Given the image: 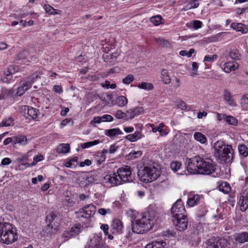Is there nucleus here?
<instances>
[{
  "label": "nucleus",
  "instance_id": "nucleus-1",
  "mask_svg": "<svg viewBox=\"0 0 248 248\" xmlns=\"http://www.w3.org/2000/svg\"><path fill=\"white\" fill-rule=\"evenodd\" d=\"M156 222L153 216L140 215L135 217L132 222V229L136 233H143L151 229Z\"/></svg>",
  "mask_w": 248,
  "mask_h": 248
},
{
  "label": "nucleus",
  "instance_id": "nucleus-2",
  "mask_svg": "<svg viewBox=\"0 0 248 248\" xmlns=\"http://www.w3.org/2000/svg\"><path fill=\"white\" fill-rule=\"evenodd\" d=\"M17 239L16 228L8 222H0V241L6 244H12Z\"/></svg>",
  "mask_w": 248,
  "mask_h": 248
},
{
  "label": "nucleus",
  "instance_id": "nucleus-3",
  "mask_svg": "<svg viewBox=\"0 0 248 248\" xmlns=\"http://www.w3.org/2000/svg\"><path fill=\"white\" fill-rule=\"evenodd\" d=\"M214 155L217 159L226 163L232 160V146L225 144L222 141H217L214 144Z\"/></svg>",
  "mask_w": 248,
  "mask_h": 248
},
{
  "label": "nucleus",
  "instance_id": "nucleus-4",
  "mask_svg": "<svg viewBox=\"0 0 248 248\" xmlns=\"http://www.w3.org/2000/svg\"><path fill=\"white\" fill-rule=\"evenodd\" d=\"M160 175V170L154 166L144 167L140 170L138 175L140 180L145 183H148L155 180Z\"/></svg>",
  "mask_w": 248,
  "mask_h": 248
},
{
  "label": "nucleus",
  "instance_id": "nucleus-5",
  "mask_svg": "<svg viewBox=\"0 0 248 248\" xmlns=\"http://www.w3.org/2000/svg\"><path fill=\"white\" fill-rule=\"evenodd\" d=\"M172 223L174 229L180 232L185 231L187 228L188 219L186 215L176 213L173 215Z\"/></svg>",
  "mask_w": 248,
  "mask_h": 248
},
{
  "label": "nucleus",
  "instance_id": "nucleus-6",
  "mask_svg": "<svg viewBox=\"0 0 248 248\" xmlns=\"http://www.w3.org/2000/svg\"><path fill=\"white\" fill-rule=\"evenodd\" d=\"M117 174H118L119 178L120 179L121 184H122V182L127 183L132 181L131 169L128 166L119 168L117 170Z\"/></svg>",
  "mask_w": 248,
  "mask_h": 248
},
{
  "label": "nucleus",
  "instance_id": "nucleus-7",
  "mask_svg": "<svg viewBox=\"0 0 248 248\" xmlns=\"http://www.w3.org/2000/svg\"><path fill=\"white\" fill-rule=\"evenodd\" d=\"M199 173L209 175L214 172L216 167L213 161L210 159L204 160L202 158Z\"/></svg>",
  "mask_w": 248,
  "mask_h": 248
},
{
  "label": "nucleus",
  "instance_id": "nucleus-8",
  "mask_svg": "<svg viewBox=\"0 0 248 248\" xmlns=\"http://www.w3.org/2000/svg\"><path fill=\"white\" fill-rule=\"evenodd\" d=\"M202 158L196 156L188 160L187 170L190 174L199 173Z\"/></svg>",
  "mask_w": 248,
  "mask_h": 248
},
{
  "label": "nucleus",
  "instance_id": "nucleus-9",
  "mask_svg": "<svg viewBox=\"0 0 248 248\" xmlns=\"http://www.w3.org/2000/svg\"><path fill=\"white\" fill-rule=\"evenodd\" d=\"M78 178V184L82 187L88 186L94 181L93 177L89 173L82 172Z\"/></svg>",
  "mask_w": 248,
  "mask_h": 248
},
{
  "label": "nucleus",
  "instance_id": "nucleus-10",
  "mask_svg": "<svg viewBox=\"0 0 248 248\" xmlns=\"http://www.w3.org/2000/svg\"><path fill=\"white\" fill-rule=\"evenodd\" d=\"M96 211V207L93 204H89L84 206L78 213V216L86 218H89L93 217Z\"/></svg>",
  "mask_w": 248,
  "mask_h": 248
},
{
  "label": "nucleus",
  "instance_id": "nucleus-11",
  "mask_svg": "<svg viewBox=\"0 0 248 248\" xmlns=\"http://www.w3.org/2000/svg\"><path fill=\"white\" fill-rule=\"evenodd\" d=\"M56 215L53 212L50 213L46 217V222L48 223L47 229L52 233L56 232L58 230V222H54Z\"/></svg>",
  "mask_w": 248,
  "mask_h": 248
},
{
  "label": "nucleus",
  "instance_id": "nucleus-12",
  "mask_svg": "<svg viewBox=\"0 0 248 248\" xmlns=\"http://www.w3.org/2000/svg\"><path fill=\"white\" fill-rule=\"evenodd\" d=\"M31 87V82L27 81L25 79L21 80L19 82L18 87L16 89V95L21 96L24 95Z\"/></svg>",
  "mask_w": 248,
  "mask_h": 248
},
{
  "label": "nucleus",
  "instance_id": "nucleus-13",
  "mask_svg": "<svg viewBox=\"0 0 248 248\" xmlns=\"http://www.w3.org/2000/svg\"><path fill=\"white\" fill-rule=\"evenodd\" d=\"M104 180L105 183L109 184L111 186H115L122 184L120 182V179H119L117 172L106 175L104 177Z\"/></svg>",
  "mask_w": 248,
  "mask_h": 248
},
{
  "label": "nucleus",
  "instance_id": "nucleus-14",
  "mask_svg": "<svg viewBox=\"0 0 248 248\" xmlns=\"http://www.w3.org/2000/svg\"><path fill=\"white\" fill-rule=\"evenodd\" d=\"M85 248H103L101 237L97 235H94L90 239L88 246Z\"/></svg>",
  "mask_w": 248,
  "mask_h": 248
},
{
  "label": "nucleus",
  "instance_id": "nucleus-15",
  "mask_svg": "<svg viewBox=\"0 0 248 248\" xmlns=\"http://www.w3.org/2000/svg\"><path fill=\"white\" fill-rule=\"evenodd\" d=\"M144 110L142 107H138L130 108L126 111L127 119H132L140 114L144 113Z\"/></svg>",
  "mask_w": 248,
  "mask_h": 248
},
{
  "label": "nucleus",
  "instance_id": "nucleus-16",
  "mask_svg": "<svg viewBox=\"0 0 248 248\" xmlns=\"http://www.w3.org/2000/svg\"><path fill=\"white\" fill-rule=\"evenodd\" d=\"M186 210L184 203L181 200H178L171 207V213L175 215L176 213L186 215Z\"/></svg>",
  "mask_w": 248,
  "mask_h": 248
},
{
  "label": "nucleus",
  "instance_id": "nucleus-17",
  "mask_svg": "<svg viewBox=\"0 0 248 248\" xmlns=\"http://www.w3.org/2000/svg\"><path fill=\"white\" fill-rule=\"evenodd\" d=\"M238 204L240 210L242 212L245 211L248 208V193L247 192H244L240 194Z\"/></svg>",
  "mask_w": 248,
  "mask_h": 248
},
{
  "label": "nucleus",
  "instance_id": "nucleus-18",
  "mask_svg": "<svg viewBox=\"0 0 248 248\" xmlns=\"http://www.w3.org/2000/svg\"><path fill=\"white\" fill-rule=\"evenodd\" d=\"M18 95H16V93L13 89H4L2 90L1 93L0 94V100L4 98H9L11 100H15Z\"/></svg>",
  "mask_w": 248,
  "mask_h": 248
},
{
  "label": "nucleus",
  "instance_id": "nucleus-19",
  "mask_svg": "<svg viewBox=\"0 0 248 248\" xmlns=\"http://www.w3.org/2000/svg\"><path fill=\"white\" fill-rule=\"evenodd\" d=\"M238 67L239 64L237 62L229 61L223 64L222 69L225 73H229L235 71Z\"/></svg>",
  "mask_w": 248,
  "mask_h": 248
},
{
  "label": "nucleus",
  "instance_id": "nucleus-20",
  "mask_svg": "<svg viewBox=\"0 0 248 248\" xmlns=\"http://www.w3.org/2000/svg\"><path fill=\"white\" fill-rule=\"evenodd\" d=\"M111 228L113 233H120L122 232L123 225L122 221L119 219H114L111 225Z\"/></svg>",
  "mask_w": 248,
  "mask_h": 248
},
{
  "label": "nucleus",
  "instance_id": "nucleus-21",
  "mask_svg": "<svg viewBox=\"0 0 248 248\" xmlns=\"http://www.w3.org/2000/svg\"><path fill=\"white\" fill-rule=\"evenodd\" d=\"M25 114L27 118L31 117L33 119H36L38 113V110L29 106H26L24 108Z\"/></svg>",
  "mask_w": 248,
  "mask_h": 248
},
{
  "label": "nucleus",
  "instance_id": "nucleus-22",
  "mask_svg": "<svg viewBox=\"0 0 248 248\" xmlns=\"http://www.w3.org/2000/svg\"><path fill=\"white\" fill-rule=\"evenodd\" d=\"M185 4L183 10L186 11L197 8L199 6V2L198 0H186Z\"/></svg>",
  "mask_w": 248,
  "mask_h": 248
},
{
  "label": "nucleus",
  "instance_id": "nucleus-23",
  "mask_svg": "<svg viewBox=\"0 0 248 248\" xmlns=\"http://www.w3.org/2000/svg\"><path fill=\"white\" fill-rule=\"evenodd\" d=\"M223 98L226 104L227 105L231 106H235V102L232 98L231 93L227 89L224 91Z\"/></svg>",
  "mask_w": 248,
  "mask_h": 248
},
{
  "label": "nucleus",
  "instance_id": "nucleus-24",
  "mask_svg": "<svg viewBox=\"0 0 248 248\" xmlns=\"http://www.w3.org/2000/svg\"><path fill=\"white\" fill-rule=\"evenodd\" d=\"M231 26L233 30L241 32L242 33H246L248 31V28L242 23H232Z\"/></svg>",
  "mask_w": 248,
  "mask_h": 248
},
{
  "label": "nucleus",
  "instance_id": "nucleus-25",
  "mask_svg": "<svg viewBox=\"0 0 248 248\" xmlns=\"http://www.w3.org/2000/svg\"><path fill=\"white\" fill-rule=\"evenodd\" d=\"M235 239L237 243L240 244L248 242V232H243L236 234Z\"/></svg>",
  "mask_w": 248,
  "mask_h": 248
},
{
  "label": "nucleus",
  "instance_id": "nucleus-26",
  "mask_svg": "<svg viewBox=\"0 0 248 248\" xmlns=\"http://www.w3.org/2000/svg\"><path fill=\"white\" fill-rule=\"evenodd\" d=\"M200 200V196L198 194L190 196L187 200V204L189 206L193 207L198 203Z\"/></svg>",
  "mask_w": 248,
  "mask_h": 248
},
{
  "label": "nucleus",
  "instance_id": "nucleus-27",
  "mask_svg": "<svg viewBox=\"0 0 248 248\" xmlns=\"http://www.w3.org/2000/svg\"><path fill=\"white\" fill-rule=\"evenodd\" d=\"M222 240L219 238H214L208 241V248H221Z\"/></svg>",
  "mask_w": 248,
  "mask_h": 248
},
{
  "label": "nucleus",
  "instance_id": "nucleus-28",
  "mask_svg": "<svg viewBox=\"0 0 248 248\" xmlns=\"http://www.w3.org/2000/svg\"><path fill=\"white\" fill-rule=\"evenodd\" d=\"M142 138V134L140 132L137 131L133 134H129L125 137V139L131 141L135 142Z\"/></svg>",
  "mask_w": 248,
  "mask_h": 248
},
{
  "label": "nucleus",
  "instance_id": "nucleus-29",
  "mask_svg": "<svg viewBox=\"0 0 248 248\" xmlns=\"http://www.w3.org/2000/svg\"><path fill=\"white\" fill-rule=\"evenodd\" d=\"M161 78L163 83L169 84L170 82V77L169 70L163 69L161 72Z\"/></svg>",
  "mask_w": 248,
  "mask_h": 248
},
{
  "label": "nucleus",
  "instance_id": "nucleus-30",
  "mask_svg": "<svg viewBox=\"0 0 248 248\" xmlns=\"http://www.w3.org/2000/svg\"><path fill=\"white\" fill-rule=\"evenodd\" d=\"M122 134V132L118 128L106 130L105 131V134L110 138H113L117 135H121Z\"/></svg>",
  "mask_w": 248,
  "mask_h": 248
},
{
  "label": "nucleus",
  "instance_id": "nucleus-31",
  "mask_svg": "<svg viewBox=\"0 0 248 248\" xmlns=\"http://www.w3.org/2000/svg\"><path fill=\"white\" fill-rule=\"evenodd\" d=\"M28 140L26 137L24 136H19L16 137L13 141L14 146L16 147L17 144L21 145H25L27 144Z\"/></svg>",
  "mask_w": 248,
  "mask_h": 248
},
{
  "label": "nucleus",
  "instance_id": "nucleus-32",
  "mask_svg": "<svg viewBox=\"0 0 248 248\" xmlns=\"http://www.w3.org/2000/svg\"><path fill=\"white\" fill-rule=\"evenodd\" d=\"M56 150L57 152L59 154L67 153L70 150V145L68 143L60 144Z\"/></svg>",
  "mask_w": 248,
  "mask_h": 248
},
{
  "label": "nucleus",
  "instance_id": "nucleus-33",
  "mask_svg": "<svg viewBox=\"0 0 248 248\" xmlns=\"http://www.w3.org/2000/svg\"><path fill=\"white\" fill-rule=\"evenodd\" d=\"M13 74L7 68L3 71L1 79L4 82L9 83L13 78Z\"/></svg>",
  "mask_w": 248,
  "mask_h": 248
},
{
  "label": "nucleus",
  "instance_id": "nucleus-34",
  "mask_svg": "<svg viewBox=\"0 0 248 248\" xmlns=\"http://www.w3.org/2000/svg\"><path fill=\"white\" fill-rule=\"evenodd\" d=\"M194 138L196 141L202 144H204L207 141V138L206 136L202 133L199 132H196L194 133Z\"/></svg>",
  "mask_w": 248,
  "mask_h": 248
},
{
  "label": "nucleus",
  "instance_id": "nucleus-35",
  "mask_svg": "<svg viewBox=\"0 0 248 248\" xmlns=\"http://www.w3.org/2000/svg\"><path fill=\"white\" fill-rule=\"evenodd\" d=\"M229 57L233 60H239L241 57V54L239 51L236 49H231L229 54Z\"/></svg>",
  "mask_w": 248,
  "mask_h": 248
},
{
  "label": "nucleus",
  "instance_id": "nucleus-36",
  "mask_svg": "<svg viewBox=\"0 0 248 248\" xmlns=\"http://www.w3.org/2000/svg\"><path fill=\"white\" fill-rule=\"evenodd\" d=\"M218 188L219 191L224 193H229L231 190L230 184L226 182L221 183L218 186Z\"/></svg>",
  "mask_w": 248,
  "mask_h": 248
},
{
  "label": "nucleus",
  "instance_id": "nucleus-37",
  "mask_svg": "<svg viewBox=\"0 0 248 248\" xmlns=\"http://www.w3.org/2000/svg\"><path fill=\"white\" fill-rule=\"evenodd\" d=\"M150 21L155 26H158L163 23V19L160 15L153 16L150 18Z\"/></svg>",
  "mask_w": 248,
  "mask_h": 248
},
{
  "label": "nucleus",
  "instance_id": "nucleus-38",
  "mask_svg": "<svg viewBox=\"0 0 248 248\" xmlns=\"http://www.w3.org/2000/svg\"><path fill=\"white\" fill-rule=\"evenodd\" d=\"M128 100L124 96H120L116 100V103L120 107H123L127 105Z\"/></svg>",
  "mask_w": 248,
  "mask_h": 248
},
{
  "label": "nucleus",
  "instance_id": "nucleus-39",
  "mask_svg": "<svg viewBox=\"0 0 248 248\" xmlns=\"http://www.w3.org/2000/svg\"><path fill=\"white\" fill-rule=\"evenodd\" d=\"M78 161V158L75 157L71 159L65 161L64 165L66 167L73 168L76 166V163H77Z\"/></svg>",
  "mask_w": 248,
  "mask_h": 248
},
{
  "label": "nucleus",
  "instance_id": "nucleus-40",
  "mask_svg": "<svg viewBox=\"0 0 248 248\" xmlns=\"http://www.w3.org/2000/svg\"><path fill=\"white\" fill-rule=\"evenodd\" d=\"M180 80L177 78H175L174 79H173V83L172 85V90L174 91V92L178 93L180 91Z\"/></svg>",
  "mask_w": 248,
  "mask_h": 248
},
{
  "label": "nucleus",
  "instance_id": "nucleus-41",
  "mask_svg": "<svg viewBox=\"0 0 248 248\" xmlns=\"http://www.w3.org/2000/svg\"><path fill=\"white\" fill-rule=\"evenodd\" d=\"M174 108H181L182 109H186V104L181 99H176L173 103Z\"/></svg>",
  "mask_w": 248,
  "mask_h": 248
},
{
  "label": "nucleus",
  "instance_id": "nucleus-42",
  "mask_svg": "<svg viewBox=\"0 0 248 248\" xmlns=\"http://www.w3.org/2000/svg\"><path fill=\"white\" fill-rule=\"evenodd\" d=\"M82 227L80 225H76L70 229L69 230L73 237L78 234L81 231Z\"/></svg>",
  "mask_w": 248,
  "mask_h": 248
},
{
  "label": "nucleus",
  "instance_id": "nucleus-43",
  "mask_svg": "<svg viewBox=\"0 0 248 248\" xmlns=\"http://www.w3.org/2000/svg\"><path fill=\"white\" fill-rule=\"evenodd\" d=\"M14 124V120L11 117L6 118L2 120L0 124V127L11 126Z\"/></svg>",
  "mask_w": 248,
  "mask_h": 248
},
{
  "label": "nucleus",
  "instance_id": "nucleus-44",
  "mask_svg": "<svg viewBox=\"0 0 248 248\" xmlns=\"http://www.w3.org/2000/svg\"><path fill=\"white\" fill-rule=\"evenodd\" d=\"M155 40L158 45L162 47H168L170 45L169 41L162 38H155Z\"/></svg>",
  "mask_w": 248,
  "mask_h": 248
},
{
  "label": "nucleus",
  "instance_id": "nucleus-45",
  "mask_svg": "<svg viewBox=\"0 0 248 248\" xmlns=\"http://www.w3.org/2000/svg\"><path fill=\"white\" fill-rule=\"evenodd\" d=\"M100 143L99 140H94L93 141L85 142L81 144V147L83 149L88 148L91 146L95 145Z\"/></svg>",
  "mask_w": 248,
  "mask_h": 248
},
{
  "label": "nucleus",
  "instance_id": "nucleus-46",
  "mask_svg": "<svg viewBox=\"0 0 248 248\" xmlns=\"http://www.w3.org/2000/svg\"><path fill=\"white\" fill-rule=\"evenodd\" d=\"M40 74H41L40 72H35L33 73L31 76H29L25 79L27 81L31 82V84L32 85V84L34 82V80L38 78H40Z\"/></svg>",
  "mask_w": 248,
  "mask_h": 248
},
{
  "label": "nucleus",
  "instance_id": "nucleus-47",
  "mask_svg": "<svg viewBox=\"0 0 248 248\" xmlns=\"http://www.w3.org/2000/svg\"><path fill=\"white\" fill-rule=\"evenodd\" d=\"M241 106L244 108H248V94L242 95L240 100Z\"/></svg>",
  "mask_w": 248,
  "mask_h": 248
},
{
  "label": "nucleus",
  "instance_id": "nucleus-48",
  "mask_svg": "<svg viewBox=\"0 0 248 248\" xmlns=\"http://www.w3.org/2000/svg\"><path fill=\"white\" fill-rule=\"evenodd\" d=\"M238 150L241 155L244 157H246L248 155V147L243 144H241L238 146Z\"/></svg>",
  "mask_w": 248,
  "mask_h": 248
},
{
  "label": "nucleus",
  "instance_id": "nucleus-49",
  "mask_svg": "<svg viewBox=\"0 0 248 248\" xmlns=\"http://www.w3.org/2000/svg\"><path fill=\"white\" fill-rule=\"evenodd\" d=\"M226 122L231 125L236 126L238 124V120L234 117L232 116H227Z\"/></svg>",
  "mask_w": 248,
  "mask_h": 248
},
{
  "label": "nucleus",
  "instance_id": "nucleus-50",
  "mask_svg": "<svg viewBox=\"0 0 248 248\" xmlns=\"http://www.w3.org/2000/svg\"><path fill=\"white\" fill-rule=\"evenodd\" d=\"M138 88L142 89H145L148 91L152 90L153 89V85L151 83L142 82L138 85Z\"/></svg>",
  "mask_w": 248,
  "mask_h": 248
},
{
  "label": "nucleus",
  "instance_id": "nucleus-51",
  "mask_svg": "<svg viewBox=\"0 0 248 248\" xmlns=\"http://www.w3.org/2000/svg\"><path fill=\"white\" fill-rule=\"evenodd\" d=\"M44 9L46 12L49 14L53 15L59 14V13L57 12L56 10L53 7L48 4H45L44 6Z\"/></svg>",
  "mask_w": 248,
  "mask_h": 248
},
{
  "label": "nucleus",
  "instance_id": "nucleus-52",
  "mask_svg": "<svg viewBox=\"0 0 248 248\" xmlns=\"http://www.w3.org/2000/svg\"><path fill=\"white\" fill-rule=\"evenodd\" d=\"M108 228L109 227L108 225L106 224H103L100 226V229L103 231L104 234L108 236V237L109 240H112L113 238V236L108 233Z\"/></svg>",
  "mask_w": 248,
  "mask_h": 248
},
{
  "label": "nucleus",
  "instance_id": "nucleus-53",
  "mask_svg": "<svg viewBox=\"0 0 248 248\" xmlns=\"http://www.w3.org/2000/svg\"><path fill=\"white\" fill-rule=\"evenodd\" d=\"M44 159V156L41 155H37L33 157V162L32 163L28 165V167H32L35 166L38 162L43 160Z\"/></svg>",
  "mask_w": 248,
  "mask_h": 248
},
{
  "label": "nucleus",
  "instance_id": "nucleus-54",
  "mask_svg": "<svg viewBox=\"0 0 248 248\" xmlns=\"http://www.w3.org/2000/svg\"><path fill=\"white\" fill-rule=\"evenodd\" d=\"M101 86L104 88H106L107 89H114L116 88L117 86L116 84L113 83L110 84V82L108 80H106L105 82L101 83Z\"/></svg>",
  "mask_w": 248,
  "mask_h": 248
},
{
  "label": "nucleus",
  "instance_id": "nucleus-55",
  "mask_svg": "<svg viewBox=\"0 0 248 248\" xmlns=\"http://www.w3.org/2000/svg\"><path fill=\"white\" fill-rule=\"evenodd\" d=\"M194 49L193 48H191L189 49L188 51L186 50H181L180 51L179 54L182 56H186L188 58H189L191 56L192 54L194 53Z\"/></svg>",
  "mask_w": 248,
  "mask_h": 248
},
{
  "label": "nucleus",
  "instance_id": "nucleus-56",
  "mask_svg": "<svg viewBox=\"0 0 248 248\" xmlns=\"http://www.w3.org/2000/svg\"><path fill=\"white\" fill-rule=\"evenodd\" d=\"M134 78L132 75H128L126 77L123 79L122 82L125 84H129L134 80Z\"/></svg>",
  "mask_w": 248,
  "mask_h": 248
},
{
  "label": "nucleus",
  "instance_id": "nucleus-57",
  "mask_svg": "<svg viewBox=\"0 0 248 248\" xmlns=\"http://www.w3.org/2000/svg\"><path fill=\"white\" fill-rule=\"evenodd\" d=\"M115 116L117 118L119 119H125V120H127L126 112H124L121 110H117Z\"/></svg>",
  "mask_w": 248,
  "mask_h": 248
},
{
  "label": "nucleus",
  "instance_id": "nucleus-58",
  "mask_svg": "<svg viewBox=\"0 0 248 248\" xmlns=\"http://www.w3.org/2000/svg\"><path fill=\"white\" fill-rule=\"evenodd\" d=\"M181 166L182 164L180 162L175 161L171 162V170L174 172H176L181 168Z\"/></svg>",
  "mask_w": 248,
  "mask_h": 248
},
{
  "label": "nucleus",
  "instance_id": "nucleus-59",
  "mask_svg": "<svg viewBox=\"0 0 248 248\" xmlns=\"http://www.w3.org/2000/svg\"><path fill=\"white\" fill-rule=\"evenodd\" d=\"M192 27L194 30H198L202 27V23L200 20H195L191 23Z\"/></svg>",
  "mask_w": 248,
  "mask_h": 248
},
{
  "label": "nucleus",
  "instance_id": "nucleus-60",
  "mask_svg": "<svg viewBox=\"0 0 248 248\" xmlns=\"http://www.w3.org/2000/svg\"><path fill=\"white\" fill-rule=\"evenodd\" d=\"M142 154V152L141 151H135L134 152H131L129 154V156L132 159H134L140 156Z\"/></svg>",
  "mask_w": 248,
  "mask_h": 248
},
{
  "label": "nucleus",
  "instance_id": "nucleus-61",
  "mask_svg": "<svg viewBox=\"0 0 248 248\" xmlns=\"http://www.w3.org/2000/svg\"><path fill=\"white\" fill-rule=\"evenodd\" d=\"M198 67L199 65L196 62H194L192 63V71L191 73V76H194L197 74Z\"/></svg>",
  "mask_w": 248,
  "mask_h": 248
},
{
  "label": "nucleus",
  "instance_id": "nucleus-62",
  "mask_svg": "<svg viewBox=\"0 0 248 248\" xmlns=\"http://www.w3.org/2000/svg\"><path fill=\"white\" fill-rule=\"evenodd\" d=\"M154 248H164L166 246V242L163 241H154L153 242Z\"/></svg>",
  "mask_w": 248,
  "mask_h": 248
},
{
  "label": "nucleus",
  "instance_id": "nucleus-63",
  "mask_svg": "<svg viewBox=\"0 0 248 248\" xmlns=\"http://www.w3.org/2000/svg\"><path fill=\"white\" fill-rule=\"evenodd\" d=\"M101 118L102 122H111L113 120L112 116L108 114L104 115Z\"/></svg>",
  "mask_w": 248,
  "mask_h": 248
},
{
  "label": "nucleus",
  "instance_id": "nucleus-64",
  "mask_svg": "<svg viewBox=\"0 0 248 248\" xmlns=\"http://www.w3.org/2000/svg\"><path fill=\"white\" fill-rule=\"evenodd\" d=\"M72 237L70 231H65L62 235V237L64 239V241H67Z\"/></svg>",
  "mask_w": 248,
  "mask_h": 248
}]
</instances>
